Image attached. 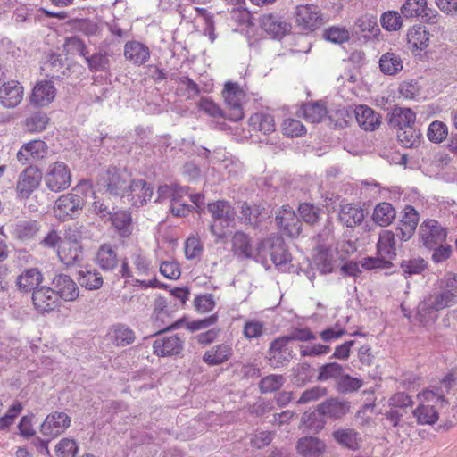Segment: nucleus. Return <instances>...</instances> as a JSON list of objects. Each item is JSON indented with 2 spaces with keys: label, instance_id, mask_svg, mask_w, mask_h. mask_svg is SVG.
Masks as SVG:
<instances>
[{
  "label": "nucleus",
  "instance_id": "nucleus-24",
  "mask_svg": "<svg viewBox=\"0 0 457 457\" xmlns=\"http://www.w3.org/2000/svg\"><path fill=\"white\" fill-rule=\"evenodd\" d=\"M208 211L214 221H220L225 226H231L235 221L234 208L224 200H219L208 204Z\"/></svg>",
  "mask_w": 457,
  "mask_h": 457
},
{
  "label": "nucleus",
  "instance_id": "nucleus-38",
  "mask_svg": "<svg viewBox=\"0 0 457 457\" xmlns=\"http://www.w3.org/2000/svg\"><path fill=\"white\" fill-rule=\"evenodd\" d=\"M396 217V211L392 204L382 202L378 204L373 211L372 220L381 227L390 225Z\"/></svg>",
  "mask_w": 457,
  "mask_h": 457
},
{
  "label": "nucleus",
  "instance_id": "nucleus-58",
  "mask_svg": "<svg viewBox=\"0 0 457 457\" xmlns=\"http://www.w3.org/2000/svg\"><path fill=\"white\" fill-rule=\"evenodd\" d=\"M448 134L447 126L442 121H433L428 129V138L434 143H441Z\"/></svg>",
  "mask_w": 457,
  "mask_h": 457
},
{
  "label": "nucleus",
  "instance_id": "nucleus-16",
  "mask_svg": "<svg viewBox=\"0 0 457 457\" xmlns=\"http://www.w3.org/2000/svg\"><path fill=\"white\" fill-rule=\"evenodd\" d=\"M419 222V213L411 205H406L403 209V216L396 228L397 238L401 241H408L414 235Z\"/></svg>",
  "mask_w": 457,
  "mask_h": 457
},
{
  "label": "nucleus",
  "instance_id": "nucleus-5",
  "mask_svg": "<svg viewBox=\"0 0 457 457\" xmlns=\"http://www.w3.org/2000/svg\"><path fill=\"white\" fill-rule=\"evenodd\" d=\"M420 242L426 248H435L446 241L447 229L437 220H425L419 228Z\"/></svg>",
  "mask_w": 457,
  "mask_h": 457
},
{
  "label": "nucleus",
  "instance_id": "nucleus-10",
  "mask_svg": "<svg viewBox=\"0 0 457 457\" xmlns=\"http://www.w3.org/2000/svg\"><path fill=\"white\" fill-rule=\"evenodd\" d=\"M48 154V146L43 140L35 139L22 145L17 152V161L25 165L45 159Z\"/></svg>",
  "mask_w": 457,
  "mask_h": 457
},
{
  "label": "nucleus",
  "instance_id": "nucleus-36",
  "mask_svg": "<svg viewBox=\"0 0 457 457\" xmlns=\"http://www.w3.org/2000/svg\"><path fill=\"white\" fill-rule=\"evenodd\" d=\"M427 7V0H406L401 7V13L405 18L421 17L429 21L431 19Z\"/></svg>",
  "mask_w": 457,
  "mask_h": 457
},
{
  "label": "nucleus",
  "instance_id": "nucleus-3",
  "mask_svg": "<svg viewBox=\"0 0 457 457\" xmlns=\"http://www.w3.org/2000/svg\"><path fill=\"white\" fill-rule=\"evenodd\" d=\"M44 181L52 192H61L67 189L71 183V172L63 162L51 163L45 174Z\"/></svg>",
  "mask_w": 457,
  "mask_h": 457
},
{
  "label": "nucleus",
  "instance_id": "nucleus-22",
  "mask_svg": "<svg viewBox=\"0 0 457 457\" xmlns=\"http://www.w3.org/2000/svg\"><path fill=\"white\" fill-rule=\"evenodd\" d=\"M261 27L274 37H280L291 29V24L277 14H263L260 20Z\"/></svg>",
  "mask_w": 457,
  "mask_h": 457
},
{
  "label": "nucleus",
  "instance_id": "nucleus-55",
  "mask_svg": "<svg viewBox=\"0 0 457 457\" xmlns=\"http://www.w3.org/2000/svg\"><path fill=\"white\" fill-rule=\"evenodd\" d=\"M286 382L283 375L271 374L261 379L260 391L263 394L278 390Z\"/></svg>",
  "mask_w": 457,
  "mask_h": 457
},
{
  "label": "nucleus",
  "instance_id": "nucleus-35",
  "mask_svg": "<svg viewBox=\"0 0 457 457\" xmlns=\"http://www.w3.org/2000/svg\"><path fill=\"white\" fill-rule=\"evenodd\" d=\"M339 220L348 228L356 227L364 220V211L361 207L353 204L342 205L339 212Z\"/></svg>",
  "mask_w": 457,
  "mask_h": 457
},
{
  "label": "nucleus",
  "instance_id": "nucleus-25",
  "mask_svg": "<svg viewBox=\"0 0 457 457\" xmlns=\"http://www.w3.org/2000/svg\"><path fill=\"white\" fill-rule=\"evenodd\" d=\"M124 57L135 65H142L149 60L150 50L141 42L129 41L124 46Z\"/></svg>",
  "mask_w": 457,
  "mask_h": 457
},
{
  "label": "nucleus",
  "instance_id": "nucleus-13",
  "mask_svg": "<svg viewBox=\"0 0 457 457\" xmlns=\"http://www.w3.org/2000/svg\"><path fill=\"white\" fill-rule=\"evenodd\" d=\"M71 419L64 412L54 411L46 416L41 425L40 432L50 438H54L62 434L70 427Z\"/></svg>",
  "mask_w": 457,
  "mask_h": 457
},
{
  "label": "nucleus",
  "instance_id": "nucleus-7",
  "mask_svg": "<svg viewBox=\"0 0 457 457\" xmlns=\"http://www.w3.org/2000/svg\"><path fill=\"white\" fill-rule=\"evenodd\" d=\"M84 205V199L76 193H71L60 196L54 206L56 218L62 220L72 219L78 214Z\"/></svg>",
  "mask_w": 457,
  "mask_h": 457
},
{
  "label": "nucleus",
  "instance_id": "nucleus-39",
  "mask_svg": "<svg viewBox=\"0 0 457 457\" xmlns=\"http://www.w3.org/2000/svg\"><path fill=\"white\" fill-rule=\"evenodd\" d=\"M356 120L365 130H374L379 124L378 115L370 107L360 105L355 109Z\"/></svg>",
  "mask_w": 457,
  "mask_h": 457
},
{
  "label": "nucleus",
  "instance_id": "nucleus-9",
  "mask_svg": "<svg viewBox=\"0 0 457 457\" xmlns=\"http://www.w3.org/2000/svg\"><path fill=\"white\" fill-rule=\"evenodd\" d=\"M42 179L41 170L33 165L27 167L19 175L16 190L19 197L28 198L39 186Z\"/></svg>",
  "mask_w": 457,
  "mask_h": 457
},
{
  "label": "nucleus",
  "instance_id": "nucleus-61",
  "mask_svg": "<svg viewBox=\"0 0 457 457\" xmlns=\"http://www.w3.org/2000/svg\"><path fill=\"white\" fill-rule=\"evenodd\" d=\"M78 445L75 440L63 438L55 446L58 457H75L78 453Z\"/></svg>",
  "mask_w": 457,
  "mask_h": 457
},
{
  "label": "nucleus",
  "instance_id": "nucleus-56",
  "mask_svg": "<svg viewBox=\"0 0 457 457\" xmlns=\"http://www.w3.org/2000/svg\"><path fill=\"white\" fill-rule=\"evenodd\" d=\"M324 37L332 43L342 44L350 39V32L344 27H330L324 30Z\"/></svg>",
  "mask_w": 457,
  "mask_h": 457
},
{
  "label": "nucleus",
  "instance_id": "nucleus-32",
  "mask_svg": "<svg viewBox=\"0 0 457 457\" xmlns=\"http://www.w3.org/2000/svg\"><path fill=\"white\" fill-rule=\"evenodd\" d=\"M43 281V275L37 268L24 270L17 278L16 283L21 290L35 291Z\"/></svg>",
  "mask_w": 457,
  "mask_h": 457
},
{
  "label": "nucleus",
  "instance_id": "nucleus-23",
  "mask_svg": "<svg viewBox=\"0 0 457 457\" xmlns=\"http://www.w3.org/2000/svg\"><path fill=\"white\" fill-rule=\"evenodd\" d=\"M318 406L319 411H320L323 416L333 420L343 418L350 411L351 408L350 402L338 398L328 399Z\"/></svg>",
  "mask_w": 457,
  "mask_h": 457
},
{
  "label": "nucleus",
  "instance_id": "nucleus-18",
  "mask_svg": "<svg viewBox=\"0 0 457 457\" xmlns=\"http://www.w3.org/2000/svg\"><path fill=\"white\" fill-rule=\"evenodd\" d=\"M52 285L56 296L65 301H74L79 296V287L68 275H56L53 279Z\"/></svg>",
  "mask_w": 457,
  "mask_h": 457
},
{
  "label": "nucleus",
  "instance_id": "nucleus-42",
  "mask_svg": "<svg viewBox=\"0 0 457 457\" xmlns=\"http://www.w3.org/2000/svg\"><path fill=\"white\" fill-rule=\"evenodd\" d=\"M110 336L113 343L118 346H125L132 344L136 339L135 332L124 324L112 326Z\"/></svg>",
  "mask_w": 457,
  "mask_h": 457
},
{
  "label": "nucleus",
  "instance_id": "nucleus-40",
  "mask_svg": "<svg viewBox=\"0 0 457 457\" xmlns=\"http://www.w3.org/2000/svg\"><path fill=\"white\" fill-rule=\"evenodd\" d=\"M379 68L385 75H395L400 72L403 68V61L401 57L393 52H387L381 55L379 59Z\"/></svg>",
  "mask_w": 457,
  "mask_h": 457
},
{
  "label": "nucleus",
  "instance_id": "nucleus-28",
  "mask_svg": "<svg viewBox=\"0 0 457 457\" xmlns=\"http://www.w3.org/2000/svg\"><path fill=\"white\" fill-rule=\"evenodd\" d=\"M96 264L104 271H112L118 267L116 248L110 244L102 245L96 256Z\"/></svg>",
  "mask_w": 457,
  "mask_h": 457
},
{
  "label": "nucleus",
  "instance_id": "nucleus-43",
  "mask_svg": "<svg viewBox=\"0 0 457 457\" xmlns=\"http://www.w3.org/2000/svg\"><path fill=\"white\" fill-rule=\"evenodd\" d=\"M112 56V53L100 50L91 56H87L85 60L91 71H104L109 69L110 61Z\"/></svg>",
  "mask_w": 457,
  "mask_h": 457
},
{
  "label": "nucleus",
  "instance_id": "nucleus-59",
  "mask_svg": "<svg viewBox=\"0 0 457 457\" xmlns=\"http://www.w3.org/2000/svg\"><path fill=\"white\" fill-rule=\"evenodd\" d=\"M336 385L338 392L345 394L360 389L362 386V381L357 378H353L343 373Z\"/></svg>",
  "mask_w": 457,
  "mask_h": 457
},
{
  "label": "nucleus",
  "instance_id": "nucleus-2",
  "mask_svg": "<svg viewBox=\"0 0 457 457\" xmlns=\"http://www.w3.org/2000/svg\"><path fill=\"white\" fill-rule=\"evenodd\" d=\"M256 251L259 262H266L268 256L276 266L287 264L290 261V253L280 237H271L260 241Z\"/></svg>",
  "mask_w": 457,
  "mask_h": 457
},
{
  "label": "nucleus",
  "instance_id": "nucleus-52",
  "mask_svg": "<svg viewBox=\"0 0 457 457\" xmlns=\"http://www.w3.org/2000/svg\"><path fill=\"white\" fill-rule=\"evenodd\" d=\"M413 416L416 417L419 424L433 425L438 420V412L434 406L420 405L413 411Z\"/></svg>",
  "mask_w": 457,
  "mask_h": 457
},
{
  "label": "nucleus",
  "instance_id": "nucleus-33",
  "mask_svg": "<svg viewBox=\"0 0 457 457\" xmlns=\"http://www.w3.org/2000/svg\"><path fill=\"white\" fill-rule=\"evenodd\" d=\"M298 453L304 457H319L326 448L323 441L313 436H304L298 440Z\"/></svg>",
  "mask_w": 457,
  "mask_h": 457
},
{
  "label": "nucleus",
  "instance_id": "nucleus-53",
  "mask_svg": "<svg viewBox=\"0 0 457 457\" xmlns=\"http://www.w3.org/2000/svg\"><path fill=\"white\" fill-rule=\"evenodd\" d=\"M266 332L265 323L256 319L245 320L242 333L248 340L258 339Z\"/></svg>",
  "mask_w": 457,
  "mask_h": 457
},
{
  "label": "nucleus",
  "instance_id": "nucleus-49",
  "mask_svg": "<svg viewBox=\"0 0 457 457\" xmlns=\"http://www.w3.org/2000/svg\"><path fill=\"white\" fill-rule=\"evenodd\" d=\"M305 120L316 123L320 122L327 114V108L321 102L308 103L303 106Z\"/></svg>",
  "mask_w": 457,
  "mask_h": 457
},
{
  "label": "nucleus",
  "instance_id": "nucleus-20",
  "mask_svg": "<svg viewBox=\"0 0 457 457\" xmlns=\"http://www.w3.org/2000/svg\"><path fill=\"white\" fill-rule=\"evenodd\" d=\"M56 89L53 82L43 80L35 85L29 101L35 106L44 107L54 101Z\"/></svg>",
  "mask_w": 457,
  "mask_h": 457
},
{
  "label": "nucleus",
  "instance_id": "nucleus-45",
  "mask_svg": "<svg viewBox=\"0 0 457 457\" xmlns=\"http://www.w3.org/2000/svg\"><path fill=\"white\" fill-rule=\"evenodd\" d=\"M223 96L228 106H242L245 97V91L237 83L227 82L223 90Z\"/></svg>",
  "mask_w": 457,
  "mask_h": 457
},
{
  "label": "nucleus",
  "instance_id": "nucleus-46",
  "mask_svg": "<svg viewBox=\"0 0 457 457\" xmlns=\"http://www.w3.org/2000/svg\"><path fill=\"white\" fill-rule=\"evenodd\" d=\"M112 225L119 231L120 235L123 237H129L132 231L131 226V214L128 211H119L112 214L110 219Z\"/></svg>",
  "mask_w": 457,
  "mask_h": 457
},
{
  "label": "nucleus",
  "instance_id": "nucleus-15",
  "mask_svg": "<svg viewBox=\"0 0 457 457\" xmlns=\"http://www.w3.org/2000/svg\"><path fill=\"white\" fill-rule=\"evenodd\" d=\"M183 347L184 340L178 335L162 337L153 344L154 353L161 357L179 355Z\"/></svg>",
  "mask_w": 457,
  "mask_h": 457
},
{
  "label": "nucleus",
  "instance_id": "nucleus-62",
  "mask_svg": "<svg viewBox=\"0 0 457 457\" xmlns=\"http://www.w3.org/2000/svg\"><path fill=\"white\" fill-rule=\"evenodd\" d=\"M258 207L252 208L246 203L241 205L239 220L245 225L256 226L258 224V216L260 215Z\"/></svg>",
  "mask_w": 457,
  "mask_h": 457
},
{
  "label": "nucleus",
  "instance_id": "nucleus-54",
  "mask_svg": "<svg viewBox=\"0 0 457 457\" xmlns=\"http://www.w3.org/2000/svg\"><path fill=\"white\" fill-rule=\"evenodd\" d=\"M297 210L302 220L309 225H314L320 220L321 209L313 204L302 203Z\"/></svg>",
  "mask_w": 457,
  "mask_h": 457
},
{
  "label": "nucleus",
  "instance_id": "nucleus-6",
  "mask_svg": "<svg viewBox=\"0 0 457 457\" xmlns=\"http://www.w3.org/2000/svg\"><path fill=\"white\" fill-rule=\"evenodd\" d=\"M295 21L302 29L314 31L323 24L320 9L311 4L297 5L295 12Z\"/></svg>",
  "mask_w": 457,
  "mask_h": 457
},
{
  "label": "nucleus",
  "instance_id": "nucleus-4",
  "mask_svg": "<svg viewBox=\"0 0 457 457\" xmlns=\"http://www.w3.org/2000/svg\"><path fill=\"white\" fill-rule=\"evenodd\" d=\"M287 336L279 337L270 344L267 359L274 369L287 366L294 357V350Z\"/></svg>",
  "mask_w": 457,
  "mask_h": 457
},
{
  "label": "nucleus",
  "instance_id": "nucleus-57",
  "mask_svg": "<svg viewBox=\"0 0 457 457\" xmlns=\"http://www.w3.org/2000/svg\"><path fill=\"white\" fill-rule=\"evenodd\" d=\"M380 23L385 29L396 31L402 27L403 20L397 12L388 11L381 15Z\"/></svg>",
  "mask_w": 457,
  "mask_h": 457
},
{
  "label": "nucleus",
  "instance_id": "nucleus-26",
  "mask_svg": "<svg viewBox=\"0 0 457 457\" xmlns=\"http://www.w3.org/2000/svg\"><path fill=\"white\" fill-rule=\"evenodd\" d=\"M396 237V232L383 230L379 234L377 243L378 254L391 261L395 259L397 255Z\"/></svg>",
  "mask_w": 457,
  "mask_h": 457
},
{
  "label": "nucleus",
  "instance_id": "nucleus-34",
  "mask_svg": "<svg viewBox=\"0 0 457 457\" xmlns=\"http://www.w3.org/2000/svg\"><path fill=\"white\" fill-rule=\"evenodd\" d=\"M332 436L338 445L350 450H358L361 446V435L353 428H337Z\"/></svg>",
  "mask_w": 457,
  "mask_h": 457
},
{
  "label": "nucleus",
  "instance_id": "nucleus-1",
  "mask_svg": "<svg viewBox=\"0 0 457 457\" xmlns=\"http://www.w3.org/2000/svg\"><path fill=\"white\" fill-rule=\"evenodd\" d=\"M437 285L417 306L416 316L420 323H428L433 313L457 304V273L446 272Z\"/></svg>",
  "mask_w": 457,
  "mask_h": 457
},
{
  "label": "nucleus",
  "instance_id": "nucleus-63",
  "mask_svg": "<svg viewBox=\"0 0 457 457\" xmlns=\"http://www.w3.org/2000/svg\"><path fill=\"white\" fill-rule=\"evenodd\" d=\"M133 265L139 275H147L150 270V261L141 249H136L131 254Z\"/></svg>",
  "mask_w": 457,
  "mask_h": 457
},
{
  "label": "nucleus",
  "instance_id": "nucleus-37",
  "mask_svg": "<svg viewBox=\"0 0 457 457\" xmlns=\"http://www.w3.org/2000/svg\"><path fill=\"white\" fill-rule=\"evenodd\" d=\"M79 283L87 290H97L102 287L104 278L100 271L94 268H85L79 271Z\"/></svg>",
  "mask_w": 457,
  "mask_h": 457
},
{
  "label": "nucleus",
  "instance_id": "nucleus-41",
  "mask_svg": "<svg viewBox=\"0 0 457 457\" xmlns=\"http://www.w3.org/2000/svg\"><path fill=\"white\" fill-rule=\"evenodd\" d=\"M50 118L43 111H36L29 114L24 120V128L29 133H40L44 131Z\"/></svg>",
  "mask_w": 457,
  "mask_h": 457
},
{
  "label": "nucleus",
  "instance_id": "nucleus-21",
  "mask_svg": "<svg viewBox=\"0 0 457 457\" xmlns=\"http://www.w3.org/2000/svg\"><path fill=\"white\" fill-rule=\"evenodd\" d=\"M23 87L16 80L8 81L0 87V104L5 108H14L22 100Z\"/></svg>",
  "mask_w": 457,
  "mask_h": 457
},
{
  "label": "nucleus",
  "instance_id": "nucleus-30",
  "mask_svg": "<svg viewBox=\"0 0 457 457\" xmlns=\"http://www.w3.org/2000/svg\"><path fill=\"white\" fill-rule=\"evenodd\" d=\"M416 114L410 108L395 107L388 114V123L400 130L407 126L415 125Z\"/></svg>",
  "mask_w": 457,
  "mask_h": 457
},
{
  "label": "nucleus",
  "instance_id": "nucleus-51",
  "mask_svg": "<svg viewBox=\"0 0 457 457\" xmlns=\"http://www.w3.org/2000/svg\"><path fill=\"white\" fill-rule=\"evenodd\" d=\"M323 417V414L319 411L318 408L317 411L304 412L302 417V424L310 431L318 433L322 430L325 426L326 421Z\"/></svg>",
  "mask_w": 457,
  "mask_h": 457
},
{
  "label": "nucleus",
  "instance_id": "nucleus-29",
  "mask_svg": "<svg viewBox=\"0 0 457 457\" xmlns=\"http://www.w3.org/2000/svg\"><path fill=\"white\" fill-rule=\"evenodd\" d=\"M316 253L313 255V263L321 274H329L335 268L336 260L330 247L317 245Z\"/></svg>",
  "mask_w": 457,
  "mask_h": 457
},
{
  "label": "nucleus",
  "instance_id": "nucleus-12",
  "mask_svg": "<svg viewBox=\"0 0 457 457\" xmlns=\"http://www.w3.org/2000/svg\"><path fill=\"white\" fill-rule=\"evenodd\" d=\"M134 179L126 170L110 168L107 170L106 187L112 195L125 197L129 185Z\"/></svg>",
  "mask_w": 457,
  "mask_h": 457
},
{
  "label": "nucleus",
  "instance_id": "nucleus-27",
  "mask_svg": "<svg viewBox=\"0 0 457 457\" xmlns=\"http://www.w3.org/2000/svg\"><path fill=\"white\" fill-rule=\"evenodd\" d=\"M232 353L233 349L231 345L222 343L215 345L206 351L203 356V361L210 366H216L228 361Z\"/></svg>",
  "mask_w": 457,
  "mask_h": 457
},
{
  "label": "nucleus",
  "instance_id": "nucleus-19",
  "mask_svg": "<svg viewBox=\"0 0 457 457\" xmlns=\"http://www.w3.org/2000/svg\"><path fill=\"white\" fill-rule=\"evenodd\" d=\"M12 237L21 241L33 239L40 229V224L35 220H20L8 226Z\"/></svg>",
  "mask_w": 457,
  "mask_h": 457
},
{
  "label": "nucleus",
  "instance_id": "nucleus-44",
  "mask_svg": "<svg viewBox=\"0 0 457 457\" xmlns=\"http://www.w3.org/2000/svg\"><path fill=\"white\" fill-rule=\"evenodd\" d=\"M407 40L413 48L423 50L428 46L429 33L424 27L413 26L407 33Z\"/></svg>",
  "mask_w": 457,
  "mask_h": 457
},
{
  "label": "nucleus",
  "instance_id": "nucleus-60",
  "mask_svg": "<svg viewBox=\"0 0 457 457\" xmlns=\"http://www.w3.org/2000/svg\"><path fill=\"white\" fill-rule=\"evenodd\" d=\"M328 390L321 386H315L302 393L300 398L296 401L297 404H305L311 402L318 401L319 399L326 396Z\"/></svg>",
  "mask_w": 457,
  "mask_h": 457
},
{
  "label": "nucleus",
  "instance_id": "nucleus-50",
  "mask_svg": "<svg viewBox=\"0 0 457 457\" xmlns=\"http://www.w3.org/2000/svg\"><path fill=\"white\" fill-rule=\"evenodd\" d=\"M343 373L344 368L341 364L337 362L326 363L320 367L317 380L328 381L333 379L337 382L342 377Z\"/></svg>",
  "mask_w": 457,
  "mask_h": 457
},
{
  "label": "nucleus",
  "instance_id": "nucleus-64",
  "mask_svg": "<svg viewBox=\"0 0 457 457\" xmlns=\"http://www.w3.org/2000/svg\"><path fill=\"white\" fill-rule=\"evenodd\" d=\"M283 133L288 137H301L305 133V128L300 120L287 119L283 123Z\"/></svg>",
  "mask_w": 457,
  "mask_h": 457
},
{
  "label": "nucleus",
  "instance_id": "nucleus-48",
  "mask_svg": "<svg viewBox=\"0 0 457 457\" xmlns=\"http://www.w3.org/2000/svg\"><path fill=\"white\" fill-rule=\"evenodd\" d=\"M250 125L264 134H268L275 130V122L273 117L269 113L257 112L251 116Z\"/></svg>",
  "mask_w": 457,
  "mask_h": 457
},
{
  "label": "nucleus",
  "instance_id": "nucleus-8",
  "mask_svg": "<svg viewBox=\"0 0 457 457\" xmlns=\"http://www.w3.org/2000/svg\"><path fill=\"white\" fill-rule=\"evenodd\" d=\"M57 256L61 262L66 266H71L79 262L83 258L82 247L79 241L67 233L57 249Z\"/></svg>",
  "mask_w": 457,
  "mask_h": 457
},
{
  "label": "nucleus",
  "instance_id": "nucleus-17",
  "mask_svg": "<svg viewBox=\"0 0 457 457\" xmlns=\"http://www.w3.org/2000/svg\"><path fill=\"white\" fill-rule=\"evenodd\" d=\"M32 302L38 312H50L56 308L58 297L53 288L41 287L32 293Z\"/></svg>",
  "mask_w": 457,
  "mask_h": 457
},
{
  "label": "nucleus",
  "instance_id": "nucleus-11",
  "mask_svg": "<svg viewBox=\"0 0 457 457\" xmlns=\"http://www.w3.org/2000/svg\"><path fill=\"white\" fill-rule=\"evenodd\" d=\"M278 226L291 237H298L302 232V221L289 205H283L276 215Z\"/></svg>",
  "mask_w": 457,
  "mask_h": 457
},
{
  "label": "nucleus",
  "instance_id": "nucleus-14",
  "mask_svg": "<svg viewBox=\"0 0 457 457\" xmlns=\"http://www.w3.org/2000/svg\"><path fill=\"white\" fill-rule=\"evenodd\" d=\"M153 195V187L144 179H134L125 195L135 207L145 204Z\"/></svg>",
  "mask_w": 457,
  "mask_h": 457
},
{
  "label": "nucleus",
  "instance_id": "nucleus-47",
  "mask_svg": "<svg viewBox=\"0 0 457 457\" xmlns=\"http://www.w3.org/2000/svg\"><path fill=\"white\" fill-rule=\"evenodd\" d=\"M421 133L415 125L407 126L397 130V139L400 144L407 148L416 147L420 144Z\"/></svg>",
  "mask_w": 457,
  "mask_h": 457
},
{
  "label": "nucleus",
  "instance_id": "nucleus-31",
  "mask_svg": "<svg viewBox=\"0 0 457 457\" xmlns=\"http://www.w3.org/2000/svg\"><path fill=\"white\" fill-rule=\"evenodd\" d=\"M232 248L236 254L247 259L253 258L259 262L260 258H257L256 248L252 247L250 238L245 233L237 231L234 234L232 237Z\"/></svg>",
  "mask_w": 457,
  "mask_h": 457
}]
</instances>
